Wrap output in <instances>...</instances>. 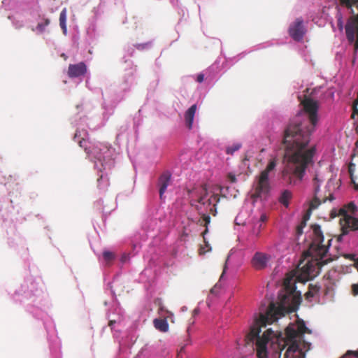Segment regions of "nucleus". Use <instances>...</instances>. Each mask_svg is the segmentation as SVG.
Returning <instances> with one entry per match:
<instances>
[{
    "label": "nucleus",
    "instance_id": "nucleus-11",
    "mask_svg": "<svg viewBox=\"0 0 358 358\" xmlns=\"http://www.w3.org/2000/svg\"><path fill=\"white\" fill-rule=\"evenodd\" d=\"M87 72V66L84 62L70 64L68 68V76L70 78H78L84 76Z\"/></svg>",
    "mask_w": 358,
    "mask_h": 358
},
{
    "label": "nucleus",
    "instance_id": "nucleus-15",
    "mask_svg": "<svg viewBox=\"0 0 358 358\" xmlns=\"http://www.w3.org/2000/svg\"><path fill=\"white\" fill-rule=\"evenodd\" d=\"M320 287L317 285L310 284L308 286V290L305 294V298L308 301H310L311 299L317 294L320 291Z\"/></svg>",
    "mask_w": 358,
    "mask_h": 358
},
{
    "label": "nucleus",
    "instance_id": "nucleus-8",
    "mask_svg": "<svg viewBox=\"0 0 358 358\" xmlns=\"http://www.w3.org/2000/svg\"><path fill=\"white\" fill-rule=\"evenodd\" d=\"M288 32L289 36L294 41H302L306 33V29L303 26V20L301 18H296V20L290 24Z\"/></svg>",
    "mask_w": 358,
    "mask_h": 358
},
{
    "label": "nucleus",
    "instance_id": "nucleus-20",
    "mask_svg": "<svg viewBox=\"0 0 358 358\" xmlns=\"http://www.w3.org/2000/svg\"><path fill=\"white\" fill-rule=\"evenodd\" d=\"M295 327L299 336H302L306 332H310L308 330V328L306 327L304 322L302 320L298 321Z\"/></svg>",
    "mask_w": 358,
    "mask_h": 358
},
{
    "label": "nucleus",
    "instance_id": "nucleus-41",
    "mask_svg": "<svg viewBox=\"0 0 358 358\" xmlns=\"http://www.w3.org/2000/svg\"><path fill=\"white\" fill-rule=\"evenodd\" d=\"M104 150H108L107 147H104Z\"/></svg>",
    "mask_w": 358,
    "mask_h": 358
},
{
    "label": "nucleus",
    "instance_id": "nucleus-25",
    "mask_svg": "<svg viewBox=\"0 0 358 358\" xmlns=\"http://www.w3.org/2000/svg\"><path fill=\"white\" fill-rule=\"evenodd\" d=\"M342 209H345L346 214H348V213L355 214L357 210V208L353 202H350L346 206L343 208Z\"/></svg>",
    "mask_w": 358,
    "mask_h": 358
},
{
    "label": "nucleus",
    "instance_id": "nucleus-2",
    "mask_svg": "<svg viewBox=\"0 0 358 358\" xmlns=\"http://www.w3.org/2000/svg\"><path fill=\"white\" fill-rule=\"evenodd\" d=\"M301 104L304 113H299L290 120L285 129L282 142L285 164L282 178L290 185L300 184L306 170L314 164L315 148L308 145L318 121L319 105L317 101L307 97Z\"/></svg>",
    "mask_w": 358,
    "mask_h": 358
},
{
    "label": "nucleus",
    "instance_id": "nucleus-39",
    "mask_svg": "<svg viewBox=\"0 0 358 358\" xmlns=\"http://www.w3.org/2000/svg\"><path fill=\"white\" fill-rule=\"evenodd\" d=\"M62 57L64 58V59H66V56L65 55V54H62Z\"/></svg>",
    "mask_w": 358,
    "mask_h": 358
},
{
    "label": "nucleus",
    "instance_id": "nucleus-32",
    "mask_svg": "<svg viewBox=\"0 0 358 358\" xmlns=\"http://www.w3.org/2000/svg\"><path fill=\"white\" fill-rule=\"evenodd\" d=\"M303 234V228H301V227H299L297 226L296 227V234L297 236H300Z\"/></svg>",
    "mask_w": 358,
    "mask_h": 358
},
{
    "label": "nucleus",
    "instance_id": "nucleus-35",
    "mask_svg": "<svg viewBox=\"0 0 358 358\" xmlns=\"http://www.w3.org/2000/svg\"><path fill=\"white\" fill-rule=\"evenodd\" d=\"M334 198L333 195H332V194H330L329 198V200L332 201V200H334ZM327 199H328V198H327V197L324 198V199H323L322 202H323V203L326 202Z\"/></svg>",
    "mask_w": 358,
    "mask_h": 358
},
{
    "label": "nucleus",
    "instance_id": "nucleus-16",
    "mask_svg": "<svg viewBox=\"0 0 358 358\" xmlns=\"http://www.w3.org/2000/svg\"><path fill=\"white\" fill-rule=\"evenodd\" d=\"M292 192L289 190L285 189L282 192V194L279 198V201L284 206L288 207L289 200L292 199Z\"/></svg>",
    "mask_w": 358,
    "mask_h": 358
},
{
    "label": "nucleus",
    "instance_id": "nucleus-19",
    "mask_svg": "<svg viewBox=\"0 0 358 358\" xmlns=\"http://www.w3.org/2000/svg\"><path fill=\"white\" fill-rule=\"evenodd\" d=\"M323 180L320 178L319 175L315 174L313 179V186L314 194H317L320 191V187Z\"/></svg>",
    "mask_w": 358,
    "mask_h": 358
},
{
    "label": "nucleus",
    "instance_id": "nucleus-30",
    "mask_svg": "<svg viewBox=\"0 0 358 358\" xmlns=\"http://www.w3.org/2000/svg\"><path fill=\"white\" fill-rule=\"evenodd\" d=\"M227 177L231 182L234 183L236 182V178L235 175L230 173L228 174Z\"/></svg>",
    "mask_w": 358,
    "mask_h": 358
},
{
    "label": "nucleus",
    "instance_id": "nucleus-24",
    "mask_svg": "<svg viewBox=\"0 0 358 358\" xmlns=\"http://www.w3.org/2000/svg\"><path fill=\"white\" fill-rule=\"evenodd\" d=\"M241 148V143H235L231 146H229L226 149V152L228 155H233L236 151L238 150Z\"/></svg>",
    "mask_w": 358,
    "mask_h": 358
},
{
    "label": "nucleus",
    "instance_id": "nucleus-37",
    "mask_svg": "<svg viewBox=\"0 0 358 358\" xmlns=\"http://www.w3.org/2000/svg\"><path fill=\"white\" fill-rule=\"evenodd\" d=\"M114 323H115V320H110V321L109 322V323H108V325H109L110 327H112V326H113V324Z\"/></svg>",
    "mask_w": 358,
    "mask_h": 358
},
{
    "label": "nucleus",
    "instance_id": "nucleus-23",
    "mask_svg": "<svg viewBox=\"0 0 358 358\" xmlns=\"http://www.w3.org/2000/svg\"><path fill=\"white\" fill-rule=\"evenodd\" d=\"M50 21L49 19L48 18H45L44 19V22H40L37 24L36 27V29L39 32V33H43L45 31V27L49 25Z\"/></svg>",
    "mask_w": 358,
    "mask_h": 358
},
{
    "label": "nucleus",
    "instance_id": "nucleus-10",
    "mask_svg": "<svg viewBox=\"0 0 358 358\" xmlns=\"http://www.w3.org/2000/svg\"><path fill=\"white\" fill-rule=\"evenodd\" d=\"M270 256L267 254L257 252L252 259V266L257 270H262L266 267Z\"/></svg>",
    "mask_w": 358,
    "mask_h": 358
},
{
    "label": "nucleus",
    "instance_id": "nucleus-9",
    "mask_svg": "<svg viewBox=\"0 0 358 358\" xmlns=\"http://www.w3.org/2000/svg\"><path fill=\"white\" fill-rule=\"evenodd\" d=\"M340 215L343 216L341 220L343 234H346L348 230L355 231L358 229V219L346 214L345 209H340Z\"/></svg>",
    "mask_w": 358,
    "mask_h": 358
},
{
    "label": "nucleus",
    "instance_id": "nucleus-18",
    "mask_svg": "<svg viewBox=\"0 0 358 358\" xmlns=\"http://www.w3.org/2000/svg\"><path fill=\"white\" fill-rule=\"evenodd\" d=\"M321 203L322 201L317 197V194H314V197L310 203V206L307 213L310 215L311 212L316 209L321 204Z\"/></svg>",
    "mask_w": 358,
    "mask_h": 358
},
{
    "label": "nucleus",
    "instance_id": "nucleus-5",
    "mask_svg": "<svg viewBox=\"0 0 358 358\" xmlns=\"http://www.w3.org/2000/svg\"><path fill=\"white\" fill-rule=\"evenodd\" d=\"M275 166V159H271L266 169L260 173L258 177L257 183L252 195L253 198H262L266 197L268 195L271 189L268 173L273 171Z\"/></svg>",
    "mask_w": 358,
    "mask_h": 358
},
{
    "label": "nucleus",
    "instance_id": "nucleus-40",
    "mask_svg": "<svg viewBox=\"0 0 358 358\" xmlns=\"http://www.w3.org/2000/svg\"><path fill=\"white\" fill-rule=\"evenodd\" d=\"M102 178H103V176H100V178H99V179H98V181H99L101 179H102Z\"/></svg>",
    "mask_w": 358,
    "mask_h": 358
},
{
    "label": "nucleus",
    "instance_id": "nucleus-4",
    "mask_svg": "<svg viewBox=\"0 0 358 358\" xmlns=\"http://www.w3.org/2000/svg\"><path fill=\"white\" fill-rule=\"evenodd\" d=\"M187 194L191 205L196 206L197 210H199L198 204L210 206L213 201H215V207L220 201L218 194H214L210 199H206L208 189L206 185L194 186L193 188L187 189Z\"/></svg>",
    "mask_w": 358,
    "mask_h": 358
},
{
    "label": "nucleus",
    "instance_id": "nucleus-17",
    "mask_svg": "<svg viewBox=\"0 0 358 358\" xmlns=\"http://www.w3.org/2000/svg\"><path fill=\"white\" fill-rule=\"evenodd\" d=\"M59 25L64 34L66 33V8H64L59 15Z\"/></svg>",
    "mask_w": 358,
    "mask_h": 358
},
{
    "label": "nucleus",
    "instance_id": "nucleus-36",
    "mask_svg": "<svg viewBox=\"0 0 358 358\" xmlns=\"http://www.w3.org/2000/svg\"><path fill=\"white\" fill-rule=\"evenodd\" d=\"M267 217H266V215L263 214L261 215V217H260V220L262 222H265L266 220Z\"/></svg>",
    "mask_w": 358,
    "mask_h": 358
},
{
    "label": "nucleus",
    "instance_id": "nucleus-6",
    "mask_svg": "<svg viewBox=\"0 0 358 358\" xmlns=\"http://www.w3.org/2000/svg\"><path fill=\"white\" fill-rule=\"evenodd\" d=\"M285 335L291 343L285 353L284 358H305V352L301 349L299 343L296 340L299 335L295 325H289L285 329ZM278 358H280V355H278Z\"/></svg>",
    "mask_w": 358,
    "mask_h": 358
},
{
    "label": "nucleus",
    "instance_id": "nucleus-22",
    "mask_svg": "<svg viewBox=\"0 0 358 358\" xmlns=\"http://www.w3.org/2000/svg\"><path fill=\"white\" fill-rule=\"evenodd\" d=\"M210 222V217L209 215L203 214L201 217V219L199 220L200 224L206 227L205 231L202 233L203 238L205 239V235L208 232V224Z\"/></svg>",
    "mask_w": 358,
    "mask_h": 358
},
{
    "label": "nucleus",
    "instance_id": "nucleus-13",
    "mask_svg": "<svg viewBox=\"0 0 358 358\" xmlns=\"http://www.w3.org/2000/svg\"><path fill=\"white\" fill-rule=\"evenodd\" d=\"M196 110V105H192L185 113L186 126L189 129L192 128L193 121Z\"/></svg>",
    "mask_w": 358,
    "mask_h": 358
},
{
    "label": "nucleus",
    "instance_id": "nucleus-31",
    "mask_svg": "<svg viewBox=\"0 0 358 358\" xmlns=\"http://www.w3.org/2000/svg\"><path fill=\"white\" fill-rule=\"evenodd\" d=\"M355 164H353L352 163L350 164L349 167H348V171H349V173H350V174L351 176V178L352 179V173L355 171Z\"/></svg>",
    "mask_w": 358,
    "mask_h": 358
},
{
    "label": "nucleus",
    "instance_id": "nucleus-26",
    "mask_svg": "<svg viewBox=\"0 0 358 358\" xmlns=\"http://www.w3.org/2000/svg\"><path fill=\"white\" fill-rule=\"evenodd\" d=\"M103 259L106 262H110L115 258V255L110 251H104L103 253Z\"/></svg>",
    "mask_w": 358,
    "mask_h": 358
},
{
    "label": "nucleus",
    "instance_id": "nucleus-1",
    "mask_svg": "<svg viewBox=\"0 0 358 358\" xmlns=\"http://www.w3.org/2000/svg\"><path fill=\"white\" fill-rule=\"evenodd\" d=\"M313 231V241L306 252L304 259L300 261L297 268L292 276H287L284 280V291L278 295V304L271 302L266 314H260L259 318L255 320L247 335L249 341L255 340V348L258 358H267L268 345H273L278 341L279 333H275L271 329H268L262 336L259 335L262 327L275 322L279 317L287 313L296 311L301 302V294L296 290L295 283L306 282L317 276L321 268L329 262L337 259L338 256L324 259L331 239L327 244H324V236L321 227L318 224L312 226Z\"/></svg>",
    "mask_w": 358,
    "mask_h": 358
},
{
    "label": "nucleus",
    "instance_id": "nucleus-33",
    "mask_svg": "<svg viewBox=\"0 0 358 358\" xmlns=\"http://www.w3.org/2000/svg\"><path fill=\"white\" fill-rule=\"evenodd\" d=\"M204 80V76L203 74H199L197 76V78H196V80L197 82L199 83H202Z\"/></svg>",
    "mask_w": 358,
    "mask_h": 358
},
{
    "label": "nucleus",
    "instance_id": "nucleus-27",
    "mask_svg": "<svg viewBox=\"0 0 358 358\" xmlns=\"http://www.w3.org/2000/svg\"><path fill=\"white\" fill-rule=\"evenodd\" d=\"M351 355H353L354 357L358 358V350H356V351H352V350H348L347 351V352L343 355L342 356L341 358H347L348 356H351Z\"/></svg>",
    "mask_w": 358,
    "mask_h": 358
},
{
    "label": "nucleus",
    "instance_id": "nucleus-12",
    "mask_svg": "<svg viewBox=\"0 0 358 358\" xmlns=\"http://www.w3.org/2000/svg\"><path fill=\"white\" fill-rule=\"evenodd\" d=\"M171 175L169 171L164 172L159 178L157 186L159 187V197L162 199L167 187L170 184Z\"/></svg>",
    "mask_w": 358,
    "mask_h": 358
},
{
    "label": "nucleus",
    "instance_id": "nucleus-28",
    "mask_svg": "<svg viewBox=\"0 0 358 358\" xmlns=\"http://www.w3.org/2000/svg\"><path fill=\"white\" fill-rule=\"evenodd\" d=\"M310 214L306 213L303 218V220L301 222V223L298 225L299 227H301V228H304L306 225V221L309 219Z\"/></svg>",
    "mask_w": 358,
    "mask_h": 358
},
{
    "label": "nucleus",
    "instance_id": "nucleus-7",
    "mask_svg": "<svg viewBox=\"0 0 358 358\" xmlns=\"http://www.w3.org/2000/svg\"><path fill=\"white\" fill-rule=\"evenodd\" d=\"M80 134L79 131H77L73 137L74 141H78L80 147L85 148V151L86 152L88 157H91L92 155V157L95 159H97L99 162H100L103 166V161H104L105 159L104 157L103 156V154L101 153V148L98 146H95L92 148L91 151H90L87 148H85V139L83 137L80 138Z\"/></svg>",
    "mask_w": 358,
    "mask_h": 358
},
{
    "label": "nucleus",
    "instance_id": "nucleus-34",
    "mask_svg": "<svg viewBox=\"0 0 358 358\" xmlns=\"http://www.w3.org/2000/svg\"><path fill=\"white\" fill-rule=\"evenodd\" d=\"M346 259H350L351 260H355V255L352 254H346L343 255Z\"/></svg>",
    "mask_w": 358,
    "mask_h": 358
},
{
    "label": "nucleus",
    "instance_id": "nucleus-14",
    "mask_svg": "<svg viewBox=\"0 0 358 358\" xmlns=\"http://www.w3.org/2000/svg\"><path fill=\"white\" fill-rule=\"evenodd\" d=\"M153 324L155 327L162 332H166L169 330V324L166 319H155Z\"/></svg>",
    "mask_w": 358,
    "mask_h": 358
},
{
    "label": "nucleus",
    "instance_id": "nucleus-21",
    "mask_svg": "<svg viewBox=\"0 0 358 358\" xmlns=\"http://www.w3.org/2000/svg\"><path fill=\"white\" fill-rule=\"evenodd\" d=\"M336 18L337 20V27L340 31H343L344 29L343 17L341 10L338 8L337 13L336 14Z\"/></svg>",
    "mask_w": 358,
    "mask_h": 358
},
{
    "label": "nucleus",
    "instance_id": "nucleus-38",
    "mask_svg": "<svg viewBox=\"0 0 358 358\" xmlns=\"http://www.w3.org/2000/svg\"><path fill=\"white\" fill-rule=\"evenodd\" d=\"M198 313H199L198 310H197V309H194V310H193V313H193V315L194 316V315H197V314H198Z\"/></svg>",
    "mask_w": 358,
    "mask_h": 358
},
{
    "label": "nucleus",
    "instance_id": "nucleus-29",
    "mask_svg": "<svg viewBox=\"0 0 358 358\" xmlns=\"http://www.w3.org/2000/svg\"><path fill=\"white\" fill-rule=\"evenodd\" d=\"M352 292L353 295H358V282L352 285Z\"/></svg>",
    "mask_w": 358,
    "mask_h": 358
},
{
    "label": "nucleus",
    "instance_id": "nucleus-3",
    "mask_svg": "<svg viewBox=\"0 0 358 358\" xmlns=\"http://www.w3.org/2000/svg\"><path fill=\"white\" fill-rule=\"evenodd\" d=\"M340 5L350 9V16L345 27L348 41L355 43V50H358V0H339Z\"/></svg>",
    "mask_w": 358,
    "mask_h": 358
}]
</instances>
